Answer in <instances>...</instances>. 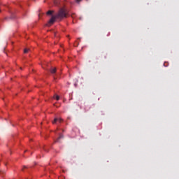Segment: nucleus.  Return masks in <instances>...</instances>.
<instances>
[{
	"label": "nucleus",
	"mask_w": 179,
	"mask_h": 179,
	"mask_svg": "<svg viewBox=\"0 0 179 179\" xmlns=\"http://www.w3.org/2000/svg\"><path fill=\"white\" fill-rule=\"evenodd\" d=\"M52 13H54V11L52 10H49L47 12V15H52Z\"/></svg>",
	"instance_id": "nucleus-5"
},
{
	"label": "nucleus",
	"mask_w": 179,
	"mask_h": 179,
	"mask_svg": "<svg viewBox=\"0 0 179 179\" xmlns=\"http://www.w3.org/2000/svg\"><path fill=\"white\" fill-rule=\"evenodd\" d=\"M29 52V49H24V53L27 54Z\"/></svg>",
	"instance_id": "nucleus-8"
},
{
	"label": "nucleus",
	"mask_w": 179,
	"mask_h": 179,
	"mask_svg": "<svg viewBox=\"0 0 179 179\" xmlns=\"http://www.w3.org/2000/svg\"><path fill=\"white\" fill-rule=\"evenodd\" d=\"M0 12H1V10H0Z\"/></svg>",
	"instance_id": "nucleus-12"
},
{
	"label": "nucleus",
	"mask_w": 179,
	"mask_h": 179,
	"mask_svg": "<svg viewBox=\"0 0 179 179\" xmlns=\"http://www.w3.org/2000/svg\"><path fill=\"white\" fill-rule=\"evenodd\" d=\"M0 174H5V172L0 171Z\"/></svg>",
	"instance_id": "nucleus-10"
},
{
	"label": "nucleus",
	"mask_w": 179,
	"mask_h": 179,
	"mask_svg": "<svg viewBox=\"0 0 179 179\" xmlns=\"http://www.w3.org/2000/svg\"><path fill=\"white\" fill-rule=\"evenodd\" d=\"M54 98L56 99V100L57 101L59 100V96L58 95H55Z\"/></svg>",
	"instance_id": "nucleus-6"
},
{
	"label": "nucleus",
	"mask_w": 179,
	"mask_h": 179,
	"mask_svg": "<svg viewBox=\"0 0 179 179\" xmlns=\"http://www.w3.org/2000/svg\"><path fill=\"white\" fill-rule=\"evenodd\" d=\"M59 139H64V135L60 134V136H59V138L57 139L55 142H59Z\"/></svg>",
	"instance_id": "nucleus-4"
},
{
	"label": "nucleus",
	"mask_w": 179,
	"mask_h": 179,
	"mask_svg": "<svg viewBox=\"0 0 179 179\" xmlns=\"http://www.w3.org/2000/svg\"><path fill=\"white\" fill-rule=\"evenodd\" d=\"M57 72V68H52L50 69V73L54 75Z\"/></svg>",
	"instance_id": "nucleus-3"
},
{
	"label": "nucleus",
	"mask_w": 179,
	"mask_h": 179,
	"mask_svg": "<svg viewBox=\"0 0 179 179\" xmlns=\"http://www.w3.org/2000/svg\"><path fill=\"white\" fill-rule=\"evenodd\" d=\"M90 108V106H87L85 108V111H89V109Z\"/></svg>",
	"instance_id": "nucleus-7"
},
{
	"label": "nucleus",
	"mask_w": 179,
	"mask_h": 179,
	"mask_svg": "<svg viewBox=\"0 0 179 179\" xmlns=\"http://www.w3.org/2000/svg\"><path fill=\"white\" fill-rule=\"evenodd\" d=\"M63 120L62 118H57L55 117L54 120L52 121V124H57V122H62Z\"/></svg>",
	"instance_id": "nucleus-2"
},
{
	"label": "nucleus",
	"mask_w": 179,
	"mask_h": 179,
	"mask_svg": "<svg viewBox=\"0 0 179 179\" xmlns=\"http://www.w3.org/2000/svg\"><path fill=\"white\" fill-rule=\"evenodd\" d=\"M67 16H68V12L66 11V10H65V8H61L56 15L52 16L48 23L47 24V26H51L52 24H54L56 19L62 20L64 17H66Z\"/></svg>",
	"instance_id": "nucleus-1"
},
{
	"label": "nucleus",
	"mask_w": 179,
	"mask_h": 179,
	"mask_svg": "<svg viewBox=\"0 0 179 179\" xmlns=\"http://www.w3.org/2000/svg\"><path fill=\"white\" fill-rule=\"evenodd\" d=\"M24 169H27V166H24V167H23V169H22V171H24Z\"/></svg>",
	"instance_id": "nucleus-11"
},
{
	"label": "nucleus",
	"mask_w": 179,
	"mask_h": 179,
	"mask_svg": "<svg viewBox=\"0 0 179 179\" xmlns=\"http://www.w3.org/2000/svg\"><path fill=\"white\" fill-rule=\"evenodd\" d=\"M82 0H76V1L77 2V3H79V2H81Z\"/></svg>",
	"instance_id": "nucleus-9"
}]
</instances>
